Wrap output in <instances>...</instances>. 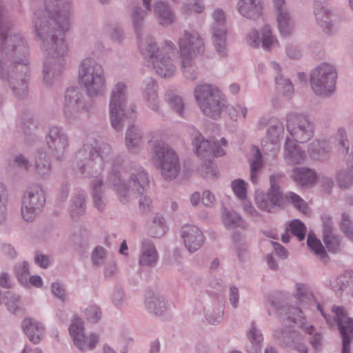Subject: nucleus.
I'll return each instance as SVG.
<instances>
[{"label": "nucleus", "instance_id": "e433bc0d", "mask_svg": "<svg viewBox=\"0 0 353 353\" xmlns=\"http://www.w3.org/2000/svg\"><path fill=\"white\" fill-rule=\"evenodd\" d=\"M331 286L336 294L347 292L353 294V276L350 274L341 275L331 281Z\"/></svg>", "mask_w": 353, "mask_h": 353}, {"label": "nucleus", "instance_id": "bf43d9fd", "mask_svg": "<svg viewBox=\"0 0 353 353\" xmlns=\"http://www.w3.org/2000/svg\"><path fill=\"white\" fill-rule=\"evenodd\" d=\"M291 233L296 236L299 241L305 239L306 228L299 220H294L290 224Z\"/></svg>", "mask_w": 353, "mask_h": 353}, {"label": "nucleus", "instance_id": "052dcab7", "mask_svg": "<svg viewBox=\"0 0 353 353\" xmlns=\"http://www.w3.org/2000/svg\"><path fill=\"white\" fill-rule=\"evenodd\" d=\"M337 181L341 188H349L353 183V173L347 169L339 172L337 175Z\"/></svg>", "mask_w": 353, "mask_h": 353}, {"label": "nucleus", "instance_id": "603ef678", "mask_svg": "<svg viewBox=\"0 0 353 353\" xmlns=\"http://www.w3.org/2000/svg\"><path fill=\"white\" fill-rule=\"evenodd\" d=\"M107 182L110 185L115 188L116 192L119 194L118 189L120 187L125 186L126 180H123L119 171L117 168H112L108 173Z\"/></svg>", "mask_w": 353, "mask_h": 353}, {"label": "nucleus", "instance_id": "c756f323", "mask_svg": "<svg viewBox=\"0 0 353 353\" xmlns=\"http://www.w3.org/2000/svg\"><path fill=\"white\" fill-rule=\"evenodd\" d=\"M143 95L144 99L148 102L150 108L158 112L160 105L158 101L157 85L154 79L149 78L144 81Z\"/></svg>", "mask_w": 353, "mask_h": 353}, {"label": "nucleus", "instance_id": "5701e85b", "mask_svg": "<svg viewBox=\"0 0 353 353\" xmlns=\"http://www.w3.org/2000/svg\"><path fill=\"white\" fill-rule=\"evenodd\" d=\"M236 9L243 17L256 21L263 15V6L261 0H239Z\"/></svg>", "mask_w": 353, "mask_h": 353}, {"label": "nucleus", "instance_id": "7c9ffc66", "mask_svg": "<svg viewBox=\"0 0 353 353\" xmlns=\"http://www.w3.org/2000/svg\"><path fill=\"white\" fill-rule=\"evenodd\" d=\"M22 328L29 339L38 343L43 333V327L39 322L32 318H26L21 324Z\"/></svg>", "mask_w": 353, "mask_h": 353}, {"label": "nucleus", "instance_id": "2f4dec72", "mask_svg": "<svg viewBox=\"0 0 353 353\" xmlns=\"http://www.w3.org/2000/svg\"><path fill=\"white\" fill-rule=\"evenodd\" d=\"M314 12L318 24L326 33H330L332 28L331 10L321 3L320 1H317L315 3Z\"/></svg>", "mask_w": 353, "mask_h": 353}, {"label": "nucleus", "instance_id": "423d86ee", "mask_svg": "<svg viewBox=\"0 0 353 353\" xmlns=\"http://www.w3.org/2000/svg\"><path fill=\"white\" fill-rule=\"evenodd\" d=\"M108 155L91 144H84L75 154V158L81 173L85 177H95L104 168L105 159Z\"/></svg>", "mask_w": 353, "mask_h": 353}, {"label": "nucleus", "instance_id": "ddd939ff", "mask_svg": "<svg viewBox=\"0 0 353 353\" xmlns=\"http://www.w3.org/2000/svg\"><path fill=\"white\" fill-rule=\"evenodd\" d=\"M88 112L90 107L85 103L84 97L79 88L71 87L65 93L64 115L68 122L79 119L82 111Z\"/></svg>", "mask_w": 353, "mask_h": 353}, {"label": "nucleus", "instance_id": "4c0bfd02", "mask_svg": "<svg viewBox=\"0 0 353 353\" xmlns=\"http://www.w3.org/2000/svg\"><path fill=\"white\" fill-rule=\"evenodd\" d=\"M139 48L141 52L144 56L147 61H150L155 57L157 54L160 53L155 39L152 37H146L144 39L139 38Z\"/></svg>", "mask_w": 353, "mask_h": 353}, {"label": "nucleus", "instance_id": "cd10ccee", "mask_svg": "<svg viewBox=\"0 0 353 353\" xmlns=\"http://www.w3.org/2000/svg\"><path fill=\"white\" fill-rule=\"evenodd\" d=\"M154 14L161 26H168L175 19V14L170 6L163 1H157L154 4Z\"/></svg>", "mask_w": 353, "mask_h": 353}, {"label": "nucleus", "instance_id": "774afa93", "mask_svg": "<svg viewBox=\"0 0 353 353\" xmlns=\"http://www.w3.org/2000/svg\"><path fill=\"white\" fill-rule=\"evenodd\" d=\"M105 250L103 247H97L93 251L92 256L94 265L99 266L103 264L105 258Z\"/></svg>", "mask_w": 353, "mask_h": 353}, {"label": "nucleus", "instance_id": "dca6fc26", "mask_svg": "<svg viewBox=\"0 0 353 353\" xmlns=\"http://www.w3.org/2000/svg\"><path fill=\"white\" fill-rule=\"evenodd\" d=\"M174 50V44L170 41H165V46L160 53L150 61V65L154 72L161 77L169 78L175 72V66L170 58L172 50Z\"/></svg>", "mask_w": 353, "mask_h": 353}, {"label": "nucleus", "instance_id": "6e6d98bb", "mask_svg": "<svg viewBox=\"0 0 353 353\" xmlns=\"http://www.w3.org/2000/svg\"><path fill=\"white\" fill-rule=\"evenodd\" d=\"M12 165L21 172H27L30 170L31 164L26 157L22 154H17L13 157Z\"/></svg>", "mask_w": 353, "mask_h": 353}, {"label": "nucleus", "instance_id": "37998d69", "mask_svg": "<svg viewBox=\"0 0 353 353\" xmlns=\"http://www.w3.org/2000/svg\"><path fill=\"white\" fill-rule=\"evenodd\" d=\"M261 44L263 49L270 52L279 46V42L269 25H265L261 29Z\"/></svg>", "mask_w": 353, "mask_h": 353}, {"label": "nucleus", "instance_id": "09e8293b", "mask_svg": "<svg viewBox=\"0 0 353 353\" xmlns=\"http://www.w3.org/2000/svg\"><path fill=\"white\" fill-rule=\"evenodd\" d=\"M284 126L278 119H273L267 130V138L272 143H276L284 134Z\"/></svg>", "mask_w": 353, "mask_h": 353}, {"label": "nucleus", "instance_id": "8fccbe9b", "mask_svg": "<svg viewBox=\"0 0 353 353\" xmlns=\"http://www.w3.org/2000/svg\"><path fill=\"white\" fill-rule=\"evenodd\" d=\"M205 318L210 324L219 323L223 315V309L221 305L214 307H208L205 310Z\"/></svg>", "mask_w": 353, "mask_h": 353}, {"label": "nucleus", "instance_id": "f257e3e1", "mask_svg": "<svg viewBox=\"0 0 353 353\" xmlns=\"http://www.w3.org/2000/svg\"><path fill=\"white\" fill-rule=\"evenodd\" d=\"M45 7L48 16L42 17L40 12H35L33 23L46 52L43 80L50 84L60 75L65 65L68 46L63 34L70 27V0H46Z\"/></svg>", "mask_w": 353, "mask_h": 353}, {"label": "nucleus", "instance_id": "f8f14e48", "mask_svg": "<svg viewBox=\"0 0 353 353\" xmlns=\"http://www.w3.org/2000/svg\"><path fill=\"white\" fill-rule=\"evenodd\" d=\"M287 130L294 141L305 143L314 134V124L311 119L303 114L289 113L286 116Z\"/></svg>", "mask_w": 353, "mask_h": 353}, {"label": "nucleus", "instance_id": "2eb2a0df", "mask_svg": "<svg viewBox=\"0 0 353 353\" xmlns=\"http://www.w3.org/2000/svg\"><path fill=\"white\" fill-rule=\"evenodd\" d=\"M46 141L53 157L59 161L62 160L69 145V137L65 130L57 125L50 127Z\"/></svg>", "mask_w": 353, "mask_h": 353}, {"label": "nucleus", "instance_id": "0e129e2a", "mask_svg": "<svg viewBox=\"0 0 353 353\" xmlns=\"http://www.w3.org/2000/svg\"><path fill=\"white\" fill-rule=\"evenodd\" d=\"M5 303L8 310L15 313L20 307V297L16 294H8L6 296Z\"/></svg>", "mask_w": 353, "mask_h": 353}, {"label": "nucleus", "instance_id": "20e7f679", "mask_svg": "<svg viewBox=\"0 0 353 353\" xmlns=\"http://www.w3.org/2000/svg\"><path fill=\"white\" fill-rule=\"evenodd\" d=\"M151 161L159 169L165 180L176 179L180 173L181 165L176 152L167 143L154 141L151 150Z\"/></svg>", "mask_w": 353, "mask_h": 353}, {"label": "nucleus", "instance_id": "c85d7f7f", "mask_svg": "<svg viewBox=\"0 0 353 353\" xmlns=\"http://www.w3.org/2000/svg\"><path fill=\"white\" fill-rule=\"evenodd\" d=\"M279 319L283 322H292L299 324L301 327L304 325V317L302 310L290 305H283L278 310Z\"/></svg>", "mask_w": 353, "mask_h": 353}, {"label": "nucleus", "instance_id": "f704fd0d", "mask_svg": "<svg viewBox=\"0 0 353 353\" xmlns=\"http://www.w3.org/2000/svg\"><path fill=\"white\" fill-rule=\"evenodd\" d=\"M271 65L277 74L275 77L276 89L279 92H282L285 96L290 97L294 93V88L291 81L288 79L284 78L281 74H279L281 68L279 63L272 61L271 63Z\"/></svg>", "mask_w": 353, "mask_h": 353}, {"label": "nucleus", "instance_id": "7ed1b4c3", "mask_svg": "<svg viewBox=\"0 0 353 353\" xmlns=\"http://www.w3.org/2000/svg\"><path fill=\"white\" fill-rule=\"evenodd\" d=\"M78 81L89 97H97L105 92L106 81L104 70L92 58H85L79 64Z\"/></svg>", "mask_w": 353, "mask_h": 353}, {"label": "nucleus", "instance_id": "aec40b11", "mask_svg": "<svg viewBox=\"0 0 353 353\" xmlns=\"http://www.w3.org/2000/svg\"><path fill=\"white\" fill-rule=\"evenodd\" d=\"M180 234L185 247L190 253L196 252L204 244L203 232L194 225H184L181 228Z\"/></svg>", "mask_w": 353, "mask_h": 353}, {"label": "nucleus", "instance_id": "0eeeda50", "mask_svg": "<svg viewBox=\"0 0 353 353\" xmlns=\"http://www.w3.org/2000/svg\"><path fill=\"white\" fill-rule=\"evenodd\" d=\"M337 72L335 67L323 63L316 67L310 75V85L313 92L321 97H328L335 90Z\"/></svg>", "mask_w": 353, "mask_h": 353}, {"label": "nucleus", "instance_id": "a19ab883", "mask_svg": "<svg viewBox=\"0 0 353 353\" xmlns=\"http://www.w3.org/2000/svg\"><path fill=\"white\" fill-rule=\"evenodd\" d=\"M330 148L327 141L314 140L310 145V152L312 157L319 161L327 159Z\"/></svg>", "mask_w": 353, "mask_h": 353}, {"label": "nucleus", "instance_id": "79ce46f5", "mask_svg": "<svg viewBox=\"0 0 353 353\" xmlns=\"http://www.w3.org/2000/svg\"><path fill=\"white\" fill-rule=\"evenodd\" d=\"M148 310L155 315H162L167 309V303L162 296L153 294L145 301Z\"/></svg>", "mask_w": 353, "mask_h": 353}, {"label": "nucleus", "instance_id": "473e14b6", "mask_svg": "<svg viewBox=\"0 0 353 353\" xmlns=\"http://www.w3.org/2000/svg\"><path fill=\"white\" fill-rule=\"evenodd\" d=\"M143 143V134L141 130L134 125L130 126L125 133V146L128 150L132 153L137 152Z\"/></svg>", "mask_w": 353, "mask_h": 353}, {"label": "nucleus", "instance_id": "b1692460", "mask_svg": "<svg viewBox=\"0 0 353 353\" xmlns=\"http://www.w3.org/2000/svg\"><path fill=\"white\" fill-rule=\"evenodd\" d=\"M283 157L287 164L294 165L303 164L306 155L298 144L288 137L284 144Z\"/></svg>", "mask_w": 353, "mask_h": 353}, {"label": "nucleus", "instance_id": "5fc2aeb1", "mask_svg": "<svg viewBox=\"0 0 353 353\" xmlns=\"http://www.w3.org/2000/svg\"><path fill=\"white\" fill-rule=\"evenodd\" d=\"M285 200L289 201L298 210L305 213L307 210V205L298 194L294 192H288L285 195Z\"/></svg>", "mask_w": 353, "mask_h": 353}, {"label": "nucleus", "instance_id": "49530a36", "mask_svg": "<svg viewBox=\"0 0 353 353\" xmlns=\"http://www.w3.org/2000/svg\"><path fill=\"white\" fill-rule=\"evenodd\" d=\"M254 154L252 159H250V181L253 183H256L258 181V174L259 170L263 167L262 155L259 149L256 147H253Z\"/></svg>", "mask_w": 353, "mask_h": 353}, {"label": "nucleus", "instance_id": "412c9836", "mask_svg": "<svg viewBox=\"0 0 353 353\" xmlns=\"http://www.w3.org/2000/svg\"><path fill=\"white\" fill-rule=\"evenodd\" d=\"M195 152L201 159L210 161L212 157H221L225 154L224 150L216 142L205 140L199 133L193 139Z\"/></svg>", "mask_w": 353, "mask_h": 353}, {"label": "nucleus", "instance_id": "69168bd1", "mask_svg": "<svg viewBox=\"0 0 353 353\" xmlns=\"http://www.w3.org/2000/svg\"><path fill=\"white\" fill-rule=\"evenodd\" d=\"M85 314L87 319L94 323H97L101 316L100 308L94 305H92L86 308Z\"/></svg>", "mask_w": 353, "mask_h": 353}, {"label": "nucleus", "instance_id": "a18cd8bd", "mask_svg": "<svg viewBox=\"0 0 353 353\" xmlns=\"http://www.w3.org/2000/svg\"><path fill=\"white\" fill-rule=\"evenodd\" d=\"M181 71L183 76L189 80L194 81L197 77V68L192 56L181 55Z\"/></svg>", "mask_w": 353, "mask_h": 353}, {"label": "nucleus", "instance_id": "9d476101", "mask_svg": "<svg viewBox=\"0 0 353 353\" xmlns=\"http://www.w3.org/2000/svg\"><path fill=\"white\" fill-rule=\"evenodd\" d=\"M125 186L120 187L119 196L122 202L130 194H143L149 187L150 180L146 170L141 166L130 167L125 172Z\"/></svg>", "mask_w": 353, "mask_h": 353}, {"label": "nucleus", "instance_id": "4468645a", "mask_svg": "<svg viewBox=\"0 0 353 353\" xmlns=\"http://www.w3.org/2000/svg\"><path fill=\"white\" fill-rule=\"evenodd\" d=\"M212 17L214 20L211 26L213 45L219 54L225 57L228 52L225 12L223 10L216 8L212 13Z\"/></svg>", "mask_w": 353, "mask_h": 353}, {"label": "nucleus", "instance_id": "39448f33", "mask_svg": "<svg viewBox=\"0 0 353 353\" xmlns=\"http://www.w3.org/2000/svg\"><path fill=\"white\" fill-rule=\"evenodd\" d=\"M194 96L202 112L213 119L220 117L225 108V100L219 90L212 84H199L194 90Z\"/></svg>", "mask_w": 353, "mask_h": 353}, {"label": "nucleus", "instance_id": "c9c22d12", "mask_svg": "<svg viewBox=\"0 0 353 353\" xmlns=\"http://www.w3.org/2000/svg\"><path fill=\"white\" fill-rule=\"evenodd\" d=\"M85 198L86 194L82 191L74 193L72 196L69 210L72 217H79L85 214L86 210Z\"/></svg>", "mask_w": 353, "mask_h": 353}, {"label": "nucleus", "instance_id": "6e6552de", "mask_svg": "<svg viewBox=\"0 0 353 353\" xmlns=\"http://www.w3.org/2000/svg\"><path fill=\"white\" fill-rule=\"evenodd\" d=\"M128 87L123 82H118L112 88L110 95L109 112L112 128L117 131L123 130L128 119L125 107Z\"/></svg>", "mask_w": 353, "mask_h": 353}, {"label": "nucleus", "instance_id": "864d4df0", "mask_svg": "<svg viewBox=\"0 0 353 353\" xmlns=\"http://www.w3.org/2000/svg\"><path fill=\"white\" fill-rule=\"evenodd\" d=\"M15 274L18 281L23 285H28V277L30 274L29 265L26 261L15 266Z\"/></svg>", "mask_w": 353, "mask_h": 353}, {"label": "nucleus", "instance_id": "6ab92c4d", "mask_svg": "<svg viewBox=\"0 0 353 353\" xmlns=\"http://www.w3.org/2000/svg\"><path fill=\"white\" fill-rule=\"evenodd\" d=\"M70 334L72 337L74 345L81 351L94 349L96 344L99 342V336L96 334L89 335V343L85 342L86 336L84 334L83 321L79 318H74L69 328Z\"/></svg>", "mask_w": 353, "mask_h": 353}, {"label": "nucleus", "instance_id": "f3484780", "mask_svg": "<svg viewBox=\"0 0 353 353\" xmlns=\"http://www.w3.org/2000/svg\"><path fill=\"white\" fill-rule=\"evenodd\" d=\"M180 54L192 56L201 54L205 50L203 39L194 30H185L183 36L179 40Z\"/></svg>", "mask_w": 353, "mask_h": 353}, {"label": "nucleus", "instance_id": "f03ea898", "mask_svg": "<svg viewBox=\"0 0 353 353\" xmlns=\"http://www.w3.org/2000/svg\"><path fill=\"white\" fill-rule=\"evenodd\" d=\"M28 45L14 25L6 19L0 1V79L6 80L14 95L23 99L28 95L26 78L29 73Z\"/></svg>", "mask_w": 353, "mask_h": 353}, {"label": "nucleus", "instance_id": "13d9d810", "mask_svg": "<svg viewBox=\"0 0 353 353\" xmlns=\"http://www.w3.org/2000/svg\"><path fill=\"white\" fill-rule=\"evenodd\" d=\"M326 248L330 252L336 253L339 251L340 240L339 236L334 233L323 236Z\"/></svg>", "mask_w": 353, "mask_h": 353}, {"label": "nucleus", "instance_id": "680f3d73", "mask_svg": "<svg viewBox=\"0 0 353 353\" xmlns=\"http://www.w3.org/2000/svg\"><path fill=\"white\" fill-rule=\"evenodd\" d=\"M228 112L231 119L236 121L239 118H246L248 114V109L246 107L241 106L240 105H236L228 107Z\"/></svg>", "mask_w": 353, "mask_h": 353}, {"label": "nucleus", "instance_id": "bb28decb", "mask_svg": "<svg viewBox=\"0 0 353 353\" xmlns=\"http://www.w3.org/2000/svg\"><path fill=\"white\" fill-rule=\"evenodd\" d=\"M52 164L48 155L43 152H40L35 157L33 170L34 174L41 179H46L52 173Z\"/></svg>", "mask_w": 353, "mask_h": 353}, {"label": "nucleus", "instance_id": "338daca9", "mask_svg": "<svg viewBox=\"0 0 353 353\" xmlns=\"http://www.w3.org/2000/svg\"><path fill=\"white\" fill-rule=\"evenodd\" d=\"M182 9L187 14L192 12L200 14L204 10V5L201 0H195L192 3L184 5Z\"/></svg>", "mask_w": 353, "mask_h": 353}, {"label": "nucleus", "instance_id": "a211bd4d", "mask_svg": "<svg viewBox=\"0 0 353 353\" xmlns=\"http://www.w3.org/2000/svg\"><path fill=\"white\" fill-rule=\"evenodd\" d=\"M332 311L335 314L334 321L343 338L342 353H350V336H353V319L347 316L343 307L334 305Z\"/></svg>", "mask_w": 353, "mask_h": 353}, {"label": "nucleus", "instance_id": "58836bf2", "mask_svg": "<svg viewBox=\"0 0 353 353\" xmlns=\"http://www.w3.org/2000/svg\"><path fill=\"white\" fill-rule=\"evenodd\" d=\"M165 100L177 115L185 117V103L182 97L173 90H168L165 93Z\"/></svg>", "mask_w": 353, "mask_h": 353}, {"label": "nucleus", "instance_id": "3c124183", "mask_svg": "<svg viewBox=\"0 0 353 353\" xmlns=\"http://www.w3.org/2000/svg\"><path fill=\"white\" fill-rule=\"evenodd\" d=\"M294 296L303 303H310L314 301V298L312 293L301 283L296 285V293Z\"/></svg>", "mask_w": 353, "mask_h": 353}, {"label": "nucleus", "instance_id": "1a4fd4ad", "mask_svg": "<svg viewBox=\"0 0 353 353\" xmlns=\"http://www.w3.org/2000/svg\"><path fill=\"white\" fill-rule=\"evenodd\" d=\"M46 204V195L42 186L34 185L23 193L21 203V216L26 222H32L41 213Z\"/></svg>", "mask_w": 353, "mask_h": 353}, {"label": "nucleus", "instance_id": "4be33fe9", "mask_svg": "<svg viewBox=\"0 0 353 353\" xmlns=\"http://www.w3.org/2000/svg\"><path fill=\"white\" fill-rule=\"evenodd\" d=\"M144 9L134 6L130 10V18L132 26L138 38H140L145 24V19L151 10V0H142Z\"/></svg>", "mask_w": 353, "mask_h": 353}, {"label": "nucleus", "instance_id": "e2e57ef3", "mask_svg": "<svg viewBox=\"0 0 353 353\" xmlns=\"http://www.w3.org/2000/svg\"><path fill=\"white\" fill-rule=\"evenodd\" d=\"M248 337L251 341L253 347L261 348V343L263 341V337L260 330H259L254 323L252 324V327L248 333Z\"/></svg>", "mask_w": 353, "mask_h": 353}, {"label": "nucleus", "instance_id": "de8ad7c7", "mask_svg": "<svg viewBox=\"0 0 353 353\" xmlns=\"http://www.w3.org/2000/svg\"><path fill=\"white\" fill-rule=\"evenodd\" d=\"M307 244L309 248L320 260L327 262L329 256L323 246L320 240L317 239L314 234H309L307 239Z\"/></svg>", "mask_w": 353, "mask_h": 353}, {"label": "nucleus", "instance_id": "c03bdc74", "mask_svg": "<svg viewBox=\"0 0 353 353\" xmlns=\"http://www.w3.org/2000/svg\"><path fill=\"white\" fill-rule=\"evenodd\" d=\"M222 220L224 225L227 228H241L245 229L247 227L246 222L242 217L235 212L229 211L226 208H223Z\"/></svg>", "mask_w": 353, "mask_h": 353}, {"label": "nucleus", "instance_id": "72a5a7b5", "mask_svg": "<svg viewBox=\"0 0 353 353\" xmlns=\"http://www.w3.org/2000/svg\"><path fill=\"white\" fill-rule=\"evenodd\" d=\"M92 196L94 207L100 212L105 210L107 200L103 194V182L101 179H94L91 184Z\"/></svg>", "mask_w": 353, "mask_h": 353}, {"label": "nucleus", "instance_id": "393cba45", "mask_svg": "<svg viewBox=\"0 0 353 353\" xmlns=\"http://www.w3.org/2000/svg\"><path fill=\"white\" fill-rule=\"evenodd\" d=\"M158 259V252L154 243L150 239H143L141 242L139 264L142 266L152 267L157 263Z\"/></svg>", "mask_w": 353, "mask_h": 353}, {"label": "nucleus", "instance_id": "ea45409f", "mask_svg": "<svg viewBox=\"0 0 353 353\" xmlns=\"http://www.w3.org/2000/svg\"><path fill=\"white\" fill-rule=\"evenodd\" d=\"M276 20L282 36L288 37L292 34L294 31V21L290 10L276 14Z\"/></svg>", "mask_w": 353, "mask_h": 353}, {"label": "nucleus", "instance_id": "a878e982", "mask_svg": "<svg viewBox=\"0 0 353 353\" xmlns=\"http://www.w3.org/2000/svg\"><path fill=\"white\" fill-rule=\"evenodd\" d=\"M291 178L298 185L308 187L316 183L317 175L309 168L297 167L292 170Z\"/></svg>", "mask_w": 353, "mask_h": 353}, {"label": "nucleus", "instance_id": "9b49d317", "mask_svg": "<svg viewBox=\"0 0 353 353\" xmlns=\"http://www.w3.org/2000/svg\"><path fill=\"white\" fill-rule=\"evenodd\" d=\"M284 176V173L281 172L270 176V188L267 194L256 196V205L260 209L272 212L275 206L281 207L285 204V198L280 188L281 181Z\"/></svg>", "mask_w": 353, "mask_h": 353}, {"label": "nucleus", "instance_id": "4d7b16f0", "mask_svg": "<svg viewBox=\"0 0 353 353\" xmlns=\"http://www.w3.org/2000/svg\"><path fill=\"white\" fill-rule=\"evenodd\" d=\"M340 226L347 238L353 241V222L348 214L345 212L342 214Z\"/></svg>", "mask_w": 353, "mask_h": 353}]
</instances>
